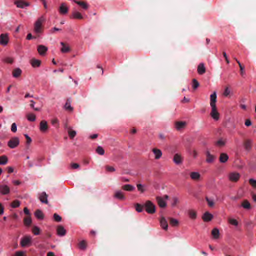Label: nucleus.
I'll return each mask as SVG.
<instances>
[{
  "instance_id": "obj_1",
  "label": "nucleus",
  "mask_w": 256,
  "mask_h": 256,
  "mask_svg": "<svg viewBox=\"0 0 256 256\" xmlns=\"http://www.w3.org/2000/svg\"><path fill=\"white\" fill-rule=\"evenodd\" d=\"M46 21V18L42 16L39 18L34 24V31L36 33H41L42 24Z\"/></svg>"
},
{
  "instance_id": "obj_2",
  "label": "nucleus",
  "mask_w": 256,
  "mask_h": 256,
  "mask_svg": "<svg viewBox=\"0 0 256 256\" xmlns=\"http://www.w3.org/2000/svg\"><path fill=\"white\" fill-rule=\"evenodd\" d=\"M144 208L146 212L149 214H154L156 212V206L151 201L146 202Z\"/></svg>"
},
{
  "instance_id": "obj_3",
  "label": "nucleus",
  "mask_w": 256,
  "mask_h": 256,
  "mask_svg": "<svg viewBox=\"0 0 256 256\" xmlns=\"http://www.w3.org/2000/svg\"><path fill=\"white\" fill-rule=\"evenodd\" d=\"M20 144V140L18 138H12L8 142V146L12 149L15 148Z\"/></svg>"
},
{
  "instance_id": "obj_4",
  "label": "nucleus",
  "mask_w": 256,
  "mask_h": 256,
  "mask_svg": "<svg viewBox=\"0 0 256 256\" xmlns=\"http://www.w3.org/2000/svg\"><path fill=\"white\" fill-rule=\"evenodd\" d=\"M228 178L230 181L236 182L240 180V174L237 172H232L230 174Z\"/></svg>"
},
{
  "instance_id": "obj_5",
  "label": "nucleus",
  "mask_w": 256,
  "mask_h": 256,
  "mask_svg": "<svg viewBox=\"0 0 256 256\" xmlns=\"http://www.w3.org/2000/svg\"><path fill=\"white\" fill-rule=\"evenodd\" d=\"M14 4L18 8H24L30 6V3L23 2L22 0H16Z\"/></svg>"
},
{
  "instance_id": "obj_6",
  "label": "nucleus",
  "mask_w": 256,
  "mask_h": 256,
  "mask_svg": "<svg viewBox=\"0 0 256 256\" xmlns=\"http://www.w3.org/2000/svg\"><path fill=\"white\" fill-rule=\"evenodd\" d=\"M205 154H206V162H208V164L212 163L216 159V156L211 154L210 150H207Z\"/></svg>"
},
{
  "instance_id": "obj_7",
  "label": "nucleus",
  "mask_w": 256,
  "mask_h": 256,
  "mask_svg": "<svg viewBox=\"0 0 256 256\" xmlns=\"http://www.w3.org/2000/svg\"><path fill=\"white\" fill-rule=\"evenodd\" d=\"M212 112L210 115L215 120H218L219 119V114L217 111V108L216 106H211Z\"/></svg>"
},
{
  "instance_id": "obj_8",
  "label": "nucleus",
  "mask_w": 256,
  "mask_h": 256,
  "mask_svg": "<svg viewBox=\"0 0 256 256\" xmlns=\"http://www.w3.org/2000/svg\"><path fill=\"white\" fill-rule=\"evenodd\" d=\"M10 192V188L6 185L0 184V193L2 195H7Z\"/></svg>"
},
{
  "instance_id": "obj_9",
  "label": "nucleus",
  "mask_w": 256,
  "mask_h": 256,
  "mask_svg": "<svg viewBox=\"0 0 256 256\" xmlns=\"http://www.w3.org/2000/svg\"><path fill=\"white\" fill-rule=\"evenodd\" d=\"M8 42V38L6 34H2L0 36V44L2 46H6Z\"/></svg>"
},
{
  "instance_id": "obj_10",
  "label": "nucleus",
  "mask_w": 256,
  "mask_h": 256,
  "mask_svg": "<svg viewBox=\"0 0 256 256\" xmlns=\"http://www.w3.org/2000/svg\"><path fill=\"white\" fill-rule=\"evenodd\" d=\"M32 242V238L30 236H26L21 240V246L22 247H26L28 246Z\"/></svg>"
},
{
  "instance_id": "obj_11",
  "label": "nucleus",
  "mask_w": 256,
  "mask_h": 256,
  "mask_svg": "<svg viewBox=\"0 0 256 256\" xmlns=\"http://www.w3.org/2000/svg\"><path fill=\"white\" fill-rule=\"evenodd\" d=\"M159 206L161 208H165L166 206V203L162 197L158 196L156 198Z\"/></svg>"
},
{
  "instance_id": "obj_12",
  "label": "nucleus",
  "mask_w": 256,
  "mask_h": 256,
  "mask_svg": "<svg viewBox=\"0 0 256 256\" xmlns=\"http://www.w3.org/2000/svg\"><path fill=\"white\" fill-rule=\"evenodd\" d=\"M68 8L66 6V4L62 3L61 4L59 8V12L61 14H66L68 12Z\"/></svg>"
},
{
  "instance_id": "obj_13",
  "label": "nucleus",
  "mask_w": 256,
  "mask_h": 256,
  "mask_svg": "<svg viewBox=\"0 0 256 256\" xmlns=\"http://www.w3.org/2000/svg\"><path fill=\"white\" fill-rule=\"evenodd\" d=\"M40 130L42 132H46L48 130V123L45 120H42L40 123Z\"/></svg>"
},
{
  "instance_id": "obj_14",
  "label": "nucleus",
  "mask_w": 256,
  "mask_h": 256,
  "mask_svg": "<svg viewBox=\"0 0 256 256\" xmlns=\"http://www.w3.org/2000/svg\"><path fill=\"white\" fill-rule=\"evenodd\" d=\"M186 125V123L184 122H176L175 123V127L178 130L184 128Z\"/></svg>"
},
{
  "instance_id": "obj_15",
  "label": "nucleus",
  "mask_w": 256,
  "mask_h": 256,
  "mask_svg": "<svg viewBox=\"0 0 256 256\" xmlns=\"http://www.w3.org/2000/svg\"><path fill=\"white\" fill-rule=\"evenodd\" d=\"M160 226L162 227V228L165 230H167L168 229V224L167 222V220L164 217L162 216L160 220Z\"/></svg>"
},
{
  "instance_id": "obj_16",
  "label": "nucleus",
  "mask_w": 256,
  "mask_h": 256,
  "mask_svg": "<svg viewBox=\"0 0 256 256\" xmlns=\"http://www.w3.org/2000/svg\"><path fill=\"white\" fill-rule=\"evenodd\" d=\"M38 51L40 56H44L48 51V48L43 45H40L38 47Z\"/></svg>"
},
{
  "instance_id": "obj_17",
  "label": "nucleus",
  "mask_w": 256,
  "mask_h": 256,
  "mask_svg": "<svg viewBox=\"0 0 256 256\" xmlns=\"http://www.w3.org/2000/svg\"><path fill=\"white\" fill-rule=\"evenodd\" d=\"M212 218L213 216L208 212H206L202 216V220L205 222H209L211 221Z\"/></svg>"
},
{
  "instance_id": "obj_18",
  "label": "nucleus",
  "mask_w": 256,
  "mask_h": 256,
  "mask_svg": "<svg viewBox=\"0 0 256 256\" xmlns=\"http://www.w3.org/2000/svg\"><path fill=\"white\" fill-rule=\"evenodd\" d=\"M57 234L58 236H64L66 234V230L62 226H60L57 228Z\"/></svg>"
},
{
  "instance_id": "obj_19",
  "label": "nucleus",
  "mask_w": 256,
  "mask_h": 256,
  "mask_svg": "<svg viewBox=\"0 0 256 256\" xmlns=\"http://www.w3.org/2000/svg\"><path fill=\"white\" fill-rule=\"evenodd\" d=\"M152 152L154 154V156H155L154 158L156 160H159L162 156V152L159 149H158L156 148H154L152 150Z\"/></svg>"
},
{
  "instance_id": "obj_20",
  "label": "nucleus",
  "mask_w": 256,
  "mask_h": 256,
  "mask_svg": "<svg viewBox=\"0 0 256 256\" xmlns=\"http://www.w3.org/2000/svg\"><path fill=\"white\" fill-rule=\"evenodd\" d=\"M48 194L45 192H43L41 194L40 196V202L42 203L48 204Z\"/></svg>"
},
{
  "instance_id": "obj_21",
  "label": "nucleus",
  "mask_w": 256,
  "mask_h": 256,
  "mask_svg": "<svg viewBox=\"0 0 256 256\" xmlns=\"http://www.w3.org/2000/svg\"><path fill=\"white\" fill-rule=\"evenodd\" d=\"M198 72L200 75H202L206 72V68L204 64H200L198 65Z\"/></svg>"
},
{
  "instance_id": "obj_22",
  "label": "nucleus",
  "mask_w": 256,
  "mask_h": 256,
  "mask_svg": "<svg viewBox=\"0 0 256 256\" xmlns=\"http://www.w3.org/2000/svg\"><path fill=\"white\" fill-rule=\"evenodd\" d=\"M190 176L194 180H198L200 178V174L197 172H192L190 174Z\"/></svg>"
},
{
  "instance_id": "obj_23",
  "label": "nucleus",
  "mask_w": 256,
  "mask_h": 256,
  "mask_svg": "<svg viewBox=\"0 0 256 256\" xmlns=\"http://www.w3.org/2000/svg\"><path fill=\"white\" fill-rule=\"evenodd\" d=\"M226 139L221 138L220 140H218L216 142L215 144L216 146L218 147H223L226 145Z\"/></svg>"
},
{
  "instance_id": "obj_24",
  "label": "nucleus",
  "mask_w": 256,
  "mask_h": 256,
  "mask_svg": "<svg viewBox=\"0 0 256 256\" xmlns=\"http://www.w3.org/2000/svg\"><path fill=\"white\" fill-rule=\"evenodd\" d=\"M228 160V156L225 153H222L220 156V161L221 163H225Z\"/></svg>"
},
{
  "instance_id": "obj_25",
  "label": "nucleus",
  "mask_w": 256,
  "mask_h": 256,
  "mask_svg": "<svg viewBox=\"0 0 256 256\" xmlns=\"http://www.w3.org/2000/svg\"><path fill=\"white\" fill-rule=\"evenodd\" d=\"M30 64L34 68H38L41 64V61L33 58L30 61Z\"/></svg>"
},
{
  "instance_id": "obj_26",
  "label": "nucleus",
  "mask_w": 256,
  "mask_h": 256,
  "mask_svg": "<svg viewBox=\"0 0 256 256\" xmlns=\"http://www.w3.org/2000/svg\"><path fill=\"white\" fill-rule=\"evenodd\" d=\"M216 92H214L210 96V106H216Z\"/></svg>"
},
{
  "instance_id": "obj_27",
  "label": "nucleus",
  "mask_w": 256,
  "mask_h": 256,
  "mask_svg": "<svg viewBox=\"0 0 256 256\" xmlns=\"http://www.w3.org/2000/svg\"><path fill=\"white\" fill-rule=\"evenodd\" d=\"M252 146V141L250 140H247L244 142V147L246 150L249 151L251 148Z\"/></svg>"
},
{
  "instance_id": "obj_28",
  "label": "nucleus",
  "mask_w": 256,
  "mask_h": 256,
  "mask_svg": "<svg viewBox=\"0 0 256 256\" xmlns=\"http://www.w3.org/2000/svg\"><path fill=\"white\" fill-rule=\"evenodd\" d=\"M22 73V71L20 68H17L14 69L12 72V76L15 78H19Z\"/></svg>"
},
{
  "instance_id": "obj_29",
  "label": "nucleus",
  "mask_w": 256,
  "mask_h": 256,
  "mask_svg": "<svg viewBox=\"0 0 256 256\" xmlns=\"http://www.w3.org/2000/svg\"><path fill=\"white\" fill-rule=\"evenodd\" d=\"M174 162L176 164H180L182 162V159L178 154H176L174 158Z\"/></svg>"
},
{
  "instance_id": "obj_30",
  "label": "nucleus",
  "mask_w": 256,
  "mask_h": 256,
  "mask_svg": "<svg viewBox=\"0 0 256 256\" xmlns=\"http://www.w3.org/2000/svg\"><path fill=\"white\" fill-rule=\"evenodd\" d=\"M35 216L38 219L40 220H42L44 218V215L42 212L40 210H38L36 211Z\"/></svg>"
},
{
  "instance_id": "obj_31",
  "label": "nucleus",
  "mask_w": 256,
  "mask_h": 256,
  "mask_svg": "<svg viewBox=\"0 0 256 256\" xmlns=\"http://www.w3.org/2000/svg\"><path fill=\"white\" fill-rule=\"evenodd\" d=\"M122 189L127 192H132L135 189L134 187L130 184L124 185L122 186Z\"/></svg>"
},
{
  "instance_id": "obj_32",
  "label": "nucleus",
  "mask_w": 256,
  "mask_h": 256,
  "mask_svg": "<svg viewBox=\"0 0 256 256\" xmlns=\"http://www.w3.org/2000/svg\"><path fill=\"white\" fill-rule=\"evenodd\" d=\"M76 4L80 6L84 10H87L88 8V6L86 3L82 2H79L76 0H73Z\"/></svg>"
},
{
  "instance_id": "obj_33",
  "label": "nucleus",
  "mask_w": 256,
  "mask_h": 256,
  "mask_svg": "<svg viewBox=\"0 0 256 256\" xmlns=\"http://www.w3.org/2000/svg\"><path fill=\"white\" fill-rule=\"evenodd\" d=\"M114 198L120 200H124L125 196L122 192L118 191L116 192L114 194Z\"/></svg>"
},
{
  "instance_id": "obj_34",
  "label": "nucleus",
  "mask_w": 256,
  "mask_h": 256,
  "mask_svg": "<svg viewBox=\"0 0 256 256\" xmlns=\"http://www.w3.org/2000/svg\"><path fill=\"white\" fill-rule=\"evenodd\" d=\"M212 234L214 239H218L220 236V232L218 228H214L212 232Z\"/></svg>"
},
{
  "instance_id": "obj_35",
  "label": "nucleus",
  "mask_w": 256,
  "mask_h": 256,
  "mask_svg": "<svg viewBox=\"0 0 256 256\" xmlns=\"http://www.w3.org/2000/svg\"><path fill=\"white\" fill-rule=\"evenodd\" d=\"M8 162V157L6 156H0V165H6Z\"/></svg>"
},
{
  "instance_id": "obj_36",
  "label": "nucleus",
  "mask_w": 256,
  "mask_h": 256,
  "mask_svg": "<svg viewBox=\"0 0 256 256\" xmlns=\"http://www.w3.org/2000/svg\"><path fill=\"white\" fill-rule=\"evenodd\" d=\"M60 44L62 46V48L61 49V52L62 53L68 52L70 51V48L68 46H66L64 42H61Z\"/></svg>"
},
{
  "instance_id": "obj_37",
  "label": "nucleus",
  "mask_w": 256,
  "mask_h": 256,
  "mask_svg": "<svg viewBox=\"0 0 256 256\" xmlns=\"http://www.w3.org/2000/svg\"><path fill=\"white\" fill-rule=\"evenodd\" d=\"M242 206L245 209L250 210L251 208L250 203L248 200H244L242 204Z\"/></svg>"
},
{
  "instance_id": "obj_38",
  "label": "nucleus",
  "mask_w": 256,
  "mask_h": 256,
  "mask_svg": "<svg viewBox=\"0 0 256 256\" xmlns=\"http://www.w3.org/2000/svg\"><path fill=\"white\" fill-rule=\"evenodd\" d=\"M72 18L74 19L82 20L83 16L81 14L78 12H74L72 14Z\"/></svg>"
},
{
  "instance_id": "obj_39",
  "label": "nucleus",
  "mask_w": 256,
  "mask_h": 256,
  "mask_svg": "<svg viewBox=\"0 0 256 256\" xmlns=\"http://www.w3.org/2000/svg\"><path fill=\"white\" fill-rule=\"evenodd\" d=\"M169 220L170 223L172 226H178L179 222L177 220L171 218H169Z\"/></svg>"
},
{
  "instance_id": "obj_40",
  "label": "nucleus",
  "mask_w": 256,
  "mask_h": 256,
  "mask_svg": "<svg viewBox=\"0 0 256 256\" xmlns=\"http://www.w3.org/2000/svg\"><path fill=\"white\" fill-rule=\"evenodd\" d=\"M68 134L69 135L70 138L71 139H73L76 134V132L74 130H72V129L70 128L68 130Z\"/></svg>"
},
{
  "instance_id": "obj_41",
  "label": "nucleus",
  "mask_w": 256,
  "mask_h": 256,
  "mask_svg": "<svg viewBox=\"0 0 256 256\" xmlns=\"http://www.w3.org/2000/svg\"><path fill=\"white\" fill-rule=\"evenodd\" d=\"M188 216L191 219L195 220L196 218L197 215L196 212L194 210L188 211Z\"/></svg>"
},
{
  "instance_id": "obj_42",
  "label": "nucleus",
  "mask_w": 256,
  "mask_h": 256,
  "mask_svg": "<svg viewBox=\"0 0 256 256\" xmlns=\"http://www.w3.org/2000/svg\"><path fill=\"white\" fill-rule=\"evenodd\" d=\"M32 218L30 216L25 218L24 219V224L27 226H30L32 224Z\"/></svg>"
},
{
  "instance_id": "obj_43",
  "label": "nucleus",
  "mask_w": 256,
  "mask_h": 256,
  "mask_svg": "<svg viewBox=\"0 0 256 256\" xmlns=\"http://www.w3.org/2000/svg\"><path fill=\"white\" fill-rule=\"evenodd\" d=\"M65 108L66 110H68L70 112H72L73 110V108L70 106V100H68L66 103L65 104Z\"/></svg>"
},
{
  "instance_id": "obj_44",
  "label": "nucleus",
  "mask_w": 256,
  "mask_h": 256,
  "mask_svg": "<svg viewBox=\"0 0 256 256\" xmlns=\"http://www.w3.org/2000/svg\"><path fill=\"white\" fill-rule=\"evenodd\" d=\"M87 246L86 242L84 240H82L79 244V248L80 249L82 250H84L86 249Z\"/></svg>"
},
{
  "instance_id": "obj_45",
  "label": "nucleus",
  "mask_w": 256,
  "mask_h": 256,
  "mask_svg": "<svg viewBox=\"0 0 256 256\" xmlns=\"http://www.w3.org/2000/svg\"><path fill=\"white\" fill-rule=\"evenodd\" d=\"M234 59L236 60V62L240 66V74H241L242 76H243L244 74V67L241 64L240 62L236 58H234Z\"/></svg>"
},
{
  "instance_id": "obj_46",
  "label": "nucleus",
  "mask_w": 256,
  "mask_h": 256,
  "mask_svg": "<svg viewBox=\"0 0 256 256\" xmlns=\"http://www.w3.org/2000/svg\"><path fill=\"white\" fill-rule=\"evenodd\" d=\"M27 118L30 122H34L36 120V116L33 114H30L27 115Z\"/></svg>"
},
{
  "instance_id": "obj_47",
  "label": "nucleus",
  "mask_w": 256,
  "mask_h": 256,
  "mask_svg": "<svg viewBox=\"0 0 256 256\" xmlns=\"http://www.w3.org/2000/svg\"><path fill=\"white\" fill-rule=\"evenodd\" d=\"M144 205L142 206V205H141V204H137L136 205V210L138 212H142L143 211V210H144Z\"/></svg>"
},
{
  "instance_id": "obj_48",
  "label": "nucleus",
  "mask_w": 256,
  "mask_h": 256,
  "mask_svg": "<svg viewBox=\"0 0 256 256\" xmlns=\"http://www.w3.org/2000/svg\"><path fill=\"white\" fill-rule=\"evenodd\" d=\"M32 232L36 236H38L40 234V228L38 226H34L33 227Z\"/></svg>"
},
{
  "instance_id": "obj_49",
  "label": "nucleus",
  "mask_w": 256,
  "mask_h": 256,
  "mask_svg": "<svg viewBox=\"0 0 256 256\" xmlns=\"http://www.w3.org/2000/svg\"><path fill=\"white\" fill-rule=\"evenodd\" d=\"M96 152L100 156H103L104 154V150L101 146H98L96 150Z\"/></svg>"
},
{
  "instance_id": "obj_50",
  "label": "nucleus",
  "mask_w": 256,
  "mask_h": 256,
  "mask_svg": "<svg viewBox=\"0 0 256 256\" xmlns=\"http://www.w3.org/2000/svg\"><path fill=\"white\" fill-rule=\"evenodd\" d=\"M200 86L199 82L196 79L192 80V87L194 90H196L197 88H198Z\"/></svg>"
},
{
  "instance_id": "obj_51",
  "label": "nucleus",
  "mask_w": 256,
  "mask_h": 256,
  "mask_svg": "<svg viewBox=\"0 0 256 256\" xmlns=\"http://www.w3.org/2000/svg\"><path fill=\"white\" fill-rule=\"evenodd\" d=\"M20 206V202L18 200H16L14 201L11 204V206L12 208H18Z\"/></svg>"
},
{
  "instance_id": "obj_52",
  "label": "nucleus",
  "mask_w": 256,
  "mask_h": 256,
  "mask_svg": "<svg viewBox=\"0 0 256 256\" xmlns=\"http://www.w3.org/2000/svg\"><path fill=\"white\" fill-rule=\"evenodd\" d=\"M206 200L207 202L208 205L210 207L212 208L214 206V203L213 200H210L208 198L206 197Z\"/></svg>"
},
{
  "instance_id": "obj_53",
  "label": "nucleus",
  "mask_w": 256,
  "mask_h": 256,
  "mask_svg": "<svg viewBox=\"0 0 256 256\" xmlns=\"http://www.w3.org/2000/svg\"><path fill=\"white\" fill-rule=\"evenodd\" d=\"M106 170L107 172H113L116 171V170L114 167L110 166H106Z\"/></svg>"
},
{
  "instance_id": "obj_54",
  "label": "nucleus",
  "mask_w": 256,
  "mask_h": 256,
  "mask_svg": "<svg viewBox=\"0 0 256 256\" xmlns=\"http://www.w3.org/2000/svg\"><path fill=\"white\" fill-rule=\"evenodd\" d=\"M228 222L232 225H233L234 226H238V222L236 220L230 218L228 220Z\"/></svg>"
},
{
  "instance_id": "obj_55",
  "label": "nucleus",
  "mask_w": 256,
  "mask_h": 256,
  "mask_svg": "<svg viewBox=\"0 0 256 256\" xmlns=\"http://www.w3.org/2000/svg\"><path fill=\"white\" fill-rule=\"evenodd\" d=\"M54 218L56 222H60L62 221V218L56 214H54Z\"/></svg>"
},
{
  "instance_id": "obj_56",
  "label": "nucleus",
  "mask_w": 256,
  "mask_h": 256,
  "mask_svg": "<svg viewBox=\"0 0 256 256\" xmlns=\"http://www.w3.org/2000/svg\"><path fill=\"white\" fill-rule=\"evenodd\" d=\"M179 200L178 198H172V206H176L178 203Z\"/></svg>"
},
{
  "instance_id": "obj_57",
  "label": "nucleus",
  "mask_w": 256,
  "mask_h": 256,
  "mask_svg": "<svg viewBox=\"0 0 256 256\" xmlns=\"http://www.w3.org/2000/svg\"><path fill=\"white\" fill-rule=\"evenodd\" d=\"M250 184L254 188H256V180L254 179H250L249 180Z\"/></svg>"
},
{
  "instance_id": "obj_58",
  "label": "nucleus",
  "mask_w": 256,
  "mask_h": 256,
  "mask_svg": "<svg viewBox=\"0 0 256 256\" xmlns=\"http://www.w3.org/2000/svg\"><path fill=\"white\" fill-rule=\"evenodd\" d=\"M11 130L13 132H16L17 131V126L16 123L12 124V125Z\"/></svg>"
},
{
  "instance_id": "obj_59",
  "label": "nucleus",
  "mask_w": 256,
  "mask_h": 256,
  "mask_svg": "<svg viewBox=\"0 0 256 256\" xmlns=\"http://www.w3.org/2000/svg\"><path fill=\"white\" fill-rule=\"evenodd\" d=\"M137 188L138 190L140 192L142 193H143L144 192V190L143 188V186L141 184H138L137 185Z\"/></svg>"
},
{
  "instance_id": "obj_60",
  "label": "nucleus",
  "mask_w": 256,
  "mask_h": 256,
  "mask_svg": "<svg viewBox=\"0 0 256 256\" xmlns=\"http://www.w3.org/2000/svg\"><path fill=\"white\" fill-rule=\"evenodd\" d=\"M24 136L26 139V144H30L32 142L31 138L27 134H25Z\"/></svg>"
},
{
  "instance_id": "obj_61",
  "label": "nucleus",
  "mask_w": 256,
  "mask_h": 256,
  "mask_svg": "<svg viewBox=\"0 0 256 256\" xmlns=\"http://www.w3.org/2000/svg\"><path fill=\"white\" fill-rule=\"evenodd\" d=\"M30 102H31L30 106L32 108H34L36 111H40V108H34V102L33 100H30Z\"/></svg>"
},
{
  "instance_id": "obj_62",
  "label": "nucleus",
  "mask_w": 256,
  "mask_h": 256,
  "mask_svg": "<svg viewBox=\"0 0 256 256\" xmlns=\"http://www.w3.org/2000/svg\"><path fill=\"white\" fill-rule=\"evenodd\" d=\"M230 94V90H229V88H226V89H225V90L224 92V95L225 96H228Z\"/></svg>"
},
{
  "instance_id": "obj_63",
  "label": "nucleus",
  "mask_w": 256,
  "mask_h": 256,
  "mask_svg": "<svg viewBox=\"0 0 256 256\" xmlns=\"http://www.w3.org/2000/svg\"><path fill=\"white\" fill-rule=\"evenodd\" d=\"M71 166L73 169H78L80 168V165L78 164H72Z\"/></svg>"
},
{
  "instance_id": "obj_64",
  "label": "nucleus",
  "mask_w": 256,
  "mask_h": 256,
  "mask_svg": "<svg viewBox=\"0 0 256 256\" xmlns=\"http://www.w3.org/2000/svg\"><path fill=\"white\" fill-rule=\"evenodd\" d=\"M14 256H24V253L22 252H17Z\"/></svg>"
}]
</instances>
